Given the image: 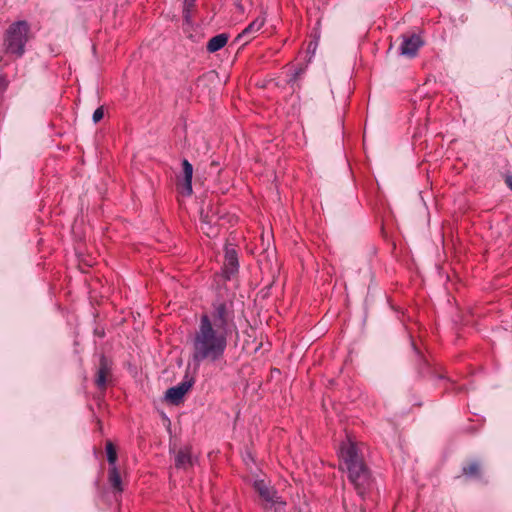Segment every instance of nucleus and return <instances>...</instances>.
I'll list each match as a JSON object with an SVG mask.
<instances>
[{
    "label": "nucleus",
    "mask_w": 512,
    "mask_h": 512,
    "mask_svg": "<svg viewBox=\"0 0 512 512\" xmlns=\"http://www.w3.org/2000/svg\"><path fill=\"white\" fill-rule=\"evenodd\" d=\"M232 315L224 302L213 304V310L203 314L192 338L194 363L216 362L223 358L230 334Z\"/></svg>",
    "instance_id": "nucleus-1"
},
{
    "label": "nucleus",
    "mask_w": 512,
    "mask_h": 512,
    "mask_svg": "<svg viewBox=\"0 0 512 512\" xmlns=\"http://www.w3.org/2000/svg\"><path fill=\"white\" fill-rule=\"evenodd\" d=\"M340 468L347 471L349 480L362 493L369 484V471L356 443L348 440L340 447Z\"/></svg>",
    "instance_id": "nucleus-2"
},
{
    "label": "nucleus",
    "mask_w": 512,
    "mask_h": 512,
    "mask_svg": "<svg viewBox=\"0 0 512 512\" xmlns=\"http://www.w3.org/2000/svg\"><path fill=\"white\" fill-rule=\"evenodd\" d=\"M29 25L26 21H17L9 26L4 37V53L21 57L28 41Z\"/></svg>",
    "instance_id": "nucleus-3"
},
{
    "label": "nucleus",
    "mask_w": 512,
    "mask_h": 512,
    "mask_svg": "<svg viewBox=\"0 0 512 512\" xmlns=\"http://www.w3.org/2000/svg\"><path fill=\"white\" fill-rule=\"evenodd\" d=\"M219 213V207L212 204H207L201 208V229L208 237H215L218 234Z\"/></svg>",
    "instance_id": "nucleus-4"
},
{
    "label": "nucleus",
    "mask_w": 512,
    "mask_h": 512,
    "mask_svg": "<svg viewBox=\"0 0 512 512\" xmlns=\"http://www.w3.org/2000/svg\"><path fill=\"white\" fill-rule=\"evenodd\" d=\"M112 378V363L104 355L100 357L99 367L96 373L95 384L100 390H105Z\"/></svg>",
    "instance_id": "nucleus-5"
},
{
    "label": "nucleus",
    "mask_w": 512,
    "mask_h": 512,
    "mask_svg": "<svg viewBox=\"0 0 512 512\" xmlns=\"http://www.w3.org/2000/svg\"><path fill=\"white\" fill-rule=\"evenodd\" d=\"M193 385L192 379L186 380L178 384L177 386L171 387L166 391V400L172 404H179L184 395L191 389Z\"/></svg>",
    "instance_id": "nucleus-6"
},
{
    "label": "nucleus",
    "mask_w": 512,
    "mask_h": 512,
    "mask_svg": "<svg viewBox=\"0 0 512 512\" xmlns=\"http://www.w3.org/2000/svg\"><path fill=\"white\" fill-rule=\"evenodd\" d=\"M238 255L233 247H226L223 264V272L227 279H230L238 271Z\"/></svg>",
    "instance_id": "nucleus-7"
},
{
    "label": "nucleus",
    "mask_w": 512,
    "mask_h": 512,
    "mask_svg": "<svg viewBox=\"0 0 512 512\" xmlns=\"http://www.w3.org/2000/svg\"><path fill=\"white\" fill-rule=\"evenodd\" d=\"M254 489L264 501L271 504L279 502L277 492L272 487H270L264 480L255 481Z\"/></svg>",
    "instance_id": "nucleus-8"
},
{
    "label": "nucleus",
    "mask_w": 512,
    "mask_h": 512,
    "mask_svg": "<svg viewBox=\"0 0 512 512\" xmlns=\"http://www.w3.org/2000/svg\"><path fill=\"white\" fill-rule=\"evenodd\" d=\"M422 44L423 42L418 35L413 34L409 37H404L400 47L401 54L414 57Z\"/></svg>",
    "instance_id": "nucleus-9"
},
{
    "label": "nucleus",
    "mask_w": 512,
    "mask_h": 512,
    "mask_svg": "<svg viewBox=\"0 0 512 512\" xmlns=\"http://www.w3.org/2000/svg\"><path fill=\"white\" fill-rule=\"evenodd\" d=\"M183 174H184V184L182 193L185 195H191L192 193V176H193V166L191 163L184 159L182 161Z\"/></svg>",
    "instance_id": "nucleus-10"
},
{
    "label": "nucleus",
    "mask_w": 512,
    "mask_h": 512,
    "mask_svg": "<svg viewBox=\"0 0 512 512\" xmlns=\"http://www.w3.org/2000/svg\"><path fill=\"white\" fill-rule=\"evenodd\" d=\"M193 465L191 450L188 447L180 449L175 458V466L177 468L187 469Z\"/></svg>",
    "instance_id": "nucleus-11"
},
{
    "label": "nucleus",
    "mask_w": 512,
    "mask_h": 512,
    "mask_svg": "<svg viewBox=\"0 0 512 512\" xmlns=\"http://www.w3.org/2000/svg\"><path fill=\"white\" fill-rule=\"evenodd\" d=\"M108 481L116 493L123 492V485L120 476V472L117 467H110L108 471Z\"/></svg>",
    "instance_id": "nucleus-12"
},
{
    "label": "nucleus",
    "mask_w": 512,
    "mask_h": 512,
    "mask_svg": "<svg viewBox=\"0 0 512 512\" xmlns=\"http://www.w3.org/2000/svg\"><path fill=\"white\" fill-rule=\"evenodd\" d=\"M228 35L225 33L218 34L212 37L207 43V50L210 53H214L222 49L228 42Z\"/></svg>",
    "instance_id": "nucleus-13"
},
{
    "label": "nucleus",
    "mask_w": 512,
    "mask_h": 512,
    "mask_svg": "<svg viewBox=\"0 0 512 512\" xmlns=\"http://www.w3.org/2000/svg\"><path fill=\"white\" fill-rule=\"evenodd\" d=\"M265 18L257 17L253 22L246 27L243 32L239 35V37H252L255 33H257L264 25Z\"/></svg>",
    "instance_id": "nucleus-14"
},
{
    "label": "nucleus",
    "mask_w": 512,
    "mask_h": 512,
    "mask_svg": "<svg viewBox=\"0 0 512 512\" xmlns=\"http://www.w3.org/2000/svg\"><path fill=\"white\" fill-rule=\"evenodd\" d=\"M482 465L478 461H472L463 467V475L470 478H479L481 476Z\"/></svg>",
    "instance_id": "nucleus-15"
},
{
    "label": "nucleus",
    "mask_w": 512,
    "mask_h": 512,
    "mask_svg": "<svg viewBox=\"0 0 512 512\" xmlns=\"http://www.w3.org/2000/svg\"><path fill=\"white\" fill-rule=\"evenodd\" d=\"M106 454L110 467H116L117 451L114 444L111 441L106 442Z\"/></svg>",
    "instance_id": "nucleus-16"
},
{
    "label": "nucleus",
    "mask_w": 512,
    "mask_h": 512,
    "mask_svg": "<svg viewBox=\"0 0 512 512\" xmlns=\"http://www.w3.org/2000/svg\"><path fill=\"white\" fill-rule=\"evenodd\" d=\"M194 6L195 0H184V14L186 18L189 17V13L194 8Z\"/></svg>",
    "instance_id": "nucleus-17"
},
{
    "label": "nucleus",
    "mask_w": 512,
    "mask_h": 512,
    "mask_svg": "<svg viewBox=\"0 0 512 512\" xmlns=\"http://www.w3.org/2000/svg\"><path fill=\"white\" fill-rule=\"evenodd\" d=\"M104 117V109L103 107L97 108L93 113V121L95 123H98L100 120H102Z\"/></svg>",
    "instance_id": "nucleus-18"
},
{
    "label": "nucleus",
    "mask_w": 512,
    "mask_h": 512,
    "mask_svg": "<svg viewBox=\"0 0 512 512\" xmlns=\"http://www.w3.org/2000/svg\"><path fill=\"white\" fill-rule=\"evenodd\" d=\"M417 357L418 360L420 361V366H425L426 360L419 353H417ZM420 373H422V367H420Z\"/></svg>",
    "instance_id": "nucleus-19"
},
{
    "label": "nucleus",
    "mask_w": 512,
    "mask_h": 512,
    "mask_svg": "<svg viewBox=\"0 0 512 512\" xmlns=\"http://www.w3.org/2000/svg\"><path fill=\"white\" fill-rule=\"evenodd\" d=\"M505 182L507 186L512 190V176H507Z\"/></svg>",
    "instance_id": "nucleus-20"
}]
</instances>
